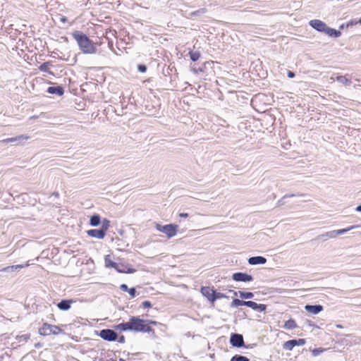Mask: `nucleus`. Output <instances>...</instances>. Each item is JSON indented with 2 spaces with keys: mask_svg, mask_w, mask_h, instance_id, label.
<instances>
[{
  "mask_svg": "<svg viewBox=\"0 0 361 361\" xmlns=\"http://www.w3.org/2000/svg\"><path fill=\"white\" fill-rule=\"evenodd\" d=\"M119 361H124V360H123L122 358H121V359L119 360Z\"/></svg>",
  "mask_w": 361,
  "mask_h": 361,
  "instance_id": "864d4df0",
  "label": "nucleus"
},
{
  "mask_svg": "<svg viewBox=\"0 0 361 361\" xmlns=\"http://www.w3.org/2000/svg\"><path fill=\"white\" fill-rule=\"evenodd\" d=\"M334 238L335 233H334V231L326 232V233L318 236V238Z\"/></svg>",
  "mask_w": 361,
  "mask_h": 361,
  "instance_id": "473e14b6",
  "label": "nucleus"
},
{
  "mask_svg": "<svg viewBox=\"0 0 361 361\" xmlns=\"http://www.w3.org/2000/svg\"><path fill=\"white\" fill-rule=\"evenodd\" d=\"M323 349L322 348H314L312 353V355L314 356H317L319 355L320 353L323 352Z\"/></svg>",
  "mask_w": 361,
  "mask_h": 361,
  "instance_id": "ea45409f",
  "label": "nucleus"
},
{
  "mask_svg": "<svg viewBox=\"0 0 361 361\" xmlns=\"http://www.w3.org/2000/svg\"><path fill=\"white\" fill-rule=\"evenodd\" d=\"M287 75L289 78H293L295 75V73L290 71H288Z\"/></svg>",
  "mask_w": 361,
  "mask_h": 361,
  "instance_id": "c03bdc74",
  "label": "nucleus"
},
{
  "mask_svg": "<svg viewBox=\"0 0 361 361\" xmlns=\"http://www.w3.org/2000/svg\"><path fill=\"white\" fill-rule=\"evenodd\" d=\"M297 327V324L295 321L293 319H290L285 322L283 328L287 330L294 329Z\"/></svg>",
  "mask_w": 361,
  "mask_h": 361,
  "instance_id": "393cba45",
  "label": "nucleus"
},
{
  "mask_svg": "<svg viewBox=\"0 0 361 361\" xmlns=\"http://www.w3.org/2000/svg\"><path fill=\"white\" fill-rule=\"evenodd\" d=\"M233 295L239 296L243 299H252L254 298V293L252 292H245V291H233Z\"/></svg>",
  "mask_w": 361,
  "mask_h": 361,
  "instance_id": "aec40b11",
  "label": "nucleus"
},
{
  "mask_svg": "<svg viewBox=\"0 0 361 361\" xmlns=\"http://www.w3.org/2000/svg\"><path fill=\"white\" fill-rule=\"evenodd\" d=\"M61 331V329L57 326L44 323L42 326L39 329V334L42 336L57 335Z\"/></svg>",
  "mask_w": 361,
  "mask_h": 361,
  "instance_id": "39448f33",
  "label": "nucleus"
},
{
  "mask_svg": "<svg viewBox=\"0 0 361 361\" xmlns=\"http://www.w3.org/2000/svg\"><path fill=\"white\" fill-rule=\"evenodd\" d=\"M140 306L142 307L143 308H150L152 307V305L150 301L145 300L142 302Z\"/></svg>",
  "mask_w": 361,
  "mask_h": 361,
  "instance_id": "e433bc0d",
  "label": "nucleus"
},
{
  "mask_svg": "<svg viewBox=\"0 0 361 361\" xmlns=\"http://www.w3.org/2000/svg\"><path fill=\"white\" fill-rule=\"evenodd\" d=\"M214 289L210 288L209 287H202L201 288V293L206 297L209 301L212 302V298L214 295Z\"/></svg>",
  "mask_w": 361,
  "mask_h": 361,
  "instance_id": "a211bd4d",
  "label": "nucleus"
},
{
  "mask_svg": "<svg viewBox=\"0 0 361 361\" xmlns=\"http://www.w3.org/2000/svg\"><path fill=\"white\" fill-rule=\"evenodd\" d=\"M189 54L192 61H197L200 57V54L198 51H190Z\"/></svg>",
  "mask_w": 361,
  "mask_h": 361,
  "instance_id": "72a5a7b5",
  "label": "nucleus"
},
{
  "mask_svg": "<svg viewBox=\"0 0 361 361\" xmlns=\"http://www.w3.org/2000/svg\"><path fill=\"white\" fill-rule=\"evenodd\" d=\"M27 266H28V264L8 266V267H6L0 269V272H7V273L13 272V271H19L20 269H21L25 267H27Z\"/></svg>",
  "mask_w": 361,
  "mask_h": 361,
  "instance_id": "2eb2a0df",
  "label": "nucleus"
},
{
  "mask_svg": "<svg viewBox=\"0 0 361 361\" xmlns=\"http://www.w3.org/2000/svg\"><path fill=\"white\" fill-rule=\"evenodd\" d=\"M207 12V9L204 8H200V9H198L197 11H195L193 12H191L189 13V17L190 18H193V17H201L202 16L204 13H206Z\"/></svg>",
  "mask_w": 361,
  "mask_h": 361,
  "instance_id": "a878e982",
  "label": "nucleus"
},
{
  "mask_svg": "<svg viewBox=\"0 0 361 361\" xmlns=\"http://www.w3.org/2000/svg\"><path fill=\"white\" fill-rule=\"evenodd\" d=\"M246 302H247V301H245V300L235 298L231 302L230 306L231 308H236L239 306H246Z\"/></svg>",
  "mask_w": 361,
  "mask_h": 361,
  "instance_id": "b1692460",
  "label": "nucleus"
},
{
  "mask_svg": "<svg viewBox=\"0 0 361 361\" xmlns=\"http://www.w3.org/2000/svg\"><path fill=\"white\" fill-rule=\"evenodd\" d=\"M336 80L344 85L345 86H350L352 83L350 79L348 78L345 75H339L336 77Z\"/></svg>",
  "mask_w": 361,
  "mask_h": 361,
  "instance_id": "5701e85b",
  "label": "nucleus"
},
{
  "mask_svg": "<svg viewBox=\"0 0 361 361\" xmlns=\"http://www.w3.org/2000/svg\"><path fill=\"white\" fill-rule=\"evenodd\" d=\"M296 196H302V195L299 194H290V195H285L282 198L278 200L277 202V206H281L284 204V200L287 197H296Z\"/></svg>",
  "mask_w": 361,
  "mask_h": 361,
  "instance_id": "cd10ccee",
  "label": "nucleus"
},
{
  "mask_svg": "<svg viewBox=\"0 0 361 361\" xmlns=\"http://www.w3.org/2000/svg\"><path fill=\"white\" fill-rule=\"evenodd\" d=\"M146 324H153V325H157L158 324L157 322H155V321H152V320H149V319H146Z\"/></svg>",
  "mask_w": 361,
  "mask_h": 361,
  "instance_id": "37998d69",
  "label": "nucleus"
},
{
  "mask_svg": "<svg viewBox=\"0 0 361 361\" xmlns=\"http://www.w3.org/2000/svg\"><path fill=\"white\" fill-rule=\"evenodd\" d=\"M137 70L139 72L144 73L147 71V66L145 64H139Z\"/></svg>",
  "mask_w": 361,
  "mask_h": 361,
  "instance_id": "c9c22d12",
  "label": "nucleus"
},
{
  "mask_svg": "<svg viewBox=\"0 0 361 361\" xmlns=\"http://www.w3.org/2000/svg\"><path fill=\"white\" fill-rule=\"evenodd\" d=\"M357 227H358V226H350L346 228L334 230V232L335 233V238L338 235L344 234V233H347L348 231H351L352 229H353L355 228H357Z\"/></svg>",
  "mask_w": 361,
  "mask_h": 361,
  "instance_id": "bb28decb",
  "label": "nucleus"
},
{
  "mask_svg": "<svg viewBox=\"0 0 361 361\" xmlns=\"http://www.w3.org/2000/svg\"><path fill=\"white\" fill-rule=\"evenodd\" d=\"M246 306L250 307L253 310L262 312L267 310V305L264 304H258L252 300H247L246 302Z\"/></svg>",
  "mask_w": 361,
  "mask_h": 361,
  "instance_id": "9b49d317",
  "label": "nucleus"
},
{
  "mask_svg": "<svg viewBox=\"0 0 361 361\" xmlns=\"http://www.w3.org/2000/svg\"><path fill=\"white\" fill-rule=\"evenodd\" d=\"M115 330H119L121 331H130V320L127 322H123L116 324L114 326Z\"/></svg>",
  "mask_w": 361,
  "mask_h": 361,
  "instance_id": "412c9836",
  "label": "nucleus"
},
{
  "mask_svg": "<svg viewBox=\"0 0 361 361\" xmlns=\"http://www.w3.org/2000/svg\"><path fill=\"white\" fill-rule=\"evenodd\" d=\"M47 92L51 94H56L59 96H61L64 93V89L62 86H50L47 88Z\"/></svg>",
  "mask_w": 361,
  "mask_h": 361,
  "instance_id": "dca6fc26",
  "label": "nucleus"
},
{
  "mask_svg": "<svg viewBox=\"0 0 361 361\" xmlns=\"http://www.w3.org/2000/svg\"><path fill=\"white\" fill-rule=\"evenodd\" d=\"M232 279L238 282H250L253 281V277L245 272H235L233 274Z\"/></svg>",
  "mask_w": 361,
  "mask_h": 361,
  "instance_id": "6e6552de",
  "label": "nucleus"
},
{
  "mask_svg": "<svg viewBox=\"0 0 361 361\" xmlns=\"http://www.w3.org/2000/svg\"><path fill=\"white\" fill-rule=\"evenodd\" d=\"M230 343L233 347H243L244 345L243 336L239 334H232L230 338Z\"/></svg>",
  "mask_w": 361,
  "mask_h": 361,
  "instance_id": "1a4fd4ad",
  "label": "nucleus"
},
{
  "mask_svg": "<svg viewBox=\"0 0 361 361\" xmlns=\"http://www.w3.org/2000/svg\"><path fill=\"white\" fill-rule=\"evenodd\" d=\"M355 210L358 212H361V204H359L356 208Z\"/></svg>",
  "mask_w": 361,
  "mask_h": 361,
  "instance_id": "de8ad7c7",
  "label": "nucleus"
},
{
  "mask_svg": "<svg viewBox=\"0 0 361 361\" xmlns=\"http://www.w3.org/2000/svg\"><path fill=\"white\" fill-rule=\"evenodd\" d=\"M105 265L106 267L114 268L118 272H125L124 269H120V265L109 259L108 257H105Z\"/></svg>",
  "mask_w": 361,
  "mask_h": 361,
  "instance_id": "6ab92c4d",
  "label": "nucleus"
},
{
  "mask_svg": "<svg viewBox=\"0 0 361 361\" xmlns=\"http://www.w3.org/2000/svg\"><path fill=\"white\" fill-rule=\"evenodd\" d=\"M50 65H51L50 62L42 63L39 66V71H41L42 72H48V69H49V67Z\"/></svg>",
  "mask_w": 361,
  "mask_h": 361,
  "instance_id": "f704fd0d",
  "label": "nucleus"
},
{
  "mask_svg": "<svg viewBox=\"0 0 361 361\" xmlns=\"http://www.w3.org/2000/svg\"><path fill=\"white\" fill-rule=\"evenodd\" d=\"M358 20H356V19H353V20H350V21H348L347 23V27H351V26H353V25H355L359 23V22H357Z\"/></svg>",
  "mask_w": 361,
  "mask_h": 361,
  "instance_id": "4c0bfd02",
  "label": "nucleus"
},
{
  "mask_svg": "<svg viewBox=\"0 0 361 361\" xmlns=\"http://www.w3.org/2000/svg\"><path fill=\"white\" fill-rule=\"evenodd\" d=\"M54 195H55V196H58V195H59V194H58V192H54Z\"/></svg>",
  "mask_w": 361,
  "mask_h": 361,
  "instance_id": "3c124183",
  "label": "nucleus"
},
{
  "mask_svg": "<svg viewBox=\"0 0 361 361\" xmlns=\"http://www.w3.org/2000/svg\"><path fill=\"white\" fill-rule=\"evenodd\" d=\"M61 20L62 22H65V21L66 20V17H61Z\"/></svg>",
  "mask_w": 361,
  "mask_h": 361,
  "instance_id": "09e8293b",
  "label": "nucleus"
},
{
  "mask_svg": "<svg viewBox=\"0 0 361 361\" xmlns=\"http://www.w3.org/2000/svg\"><path fill=\"white\" fill-rule=\"evenodd\" d=\"M227 296L221 293H217L215 290H214V295L212 298V302H214L217 299L225 298Z\"/></svg>",
  "mask_w": 361,
  "mask_h": 361,
  "instance_id": "c85d7f7f",
  "label": "nucleus"
},
{
  "mask_svg": "<svg viewBox=\"0 0 361 361\" xmlns=\"http://www.w3.org/2000/svg\"><path fill=\"white\" fill-rule=\"evenodd\" d=\"M305 310L310 314H317L323 310V306L321 305H306Z\"/></svg>",
  "mask_w": 361,
  "mask_h": 361,
  "instance_id": "ddd939ff",
  "label": "nucleus"
},
{
  "mask_svg": "<svg viewBox=\"0 0 361 361\" xmlns=\"http://www.w3.org/2000/svg\"><path fill=\"white\" fill-rule=\"evenodd\" d=\"M130 331L142 333H154V329L146 324L145 319L138 317L132 316L130 317Z\"/></svg>",
  "mask_w": 361,
  "mask_h": 361,
  "instance_id": "7ed1b4c3",
  "label": "nucleus"
},
{
  "mask_svg": "<svg viewBox=\"0 0 361 361\" xmlns=\"http://www.w3.org/2000/svg\"><path fill=\"white\" fill-rule=\"evenodd\" d=\"M30 335L28 334H23V335H21V336H16V340L19 343H21V342L26 343L30 339Z\"/></svg>",
  "mask_w": 361,
  "mask_h": 361,
  "instance_id": "7c9ffc66",
  "label": "nucleus"
},
{
  "mask_svg": "<svg viewBox=\"0 0 361 361\" xmlns=\"http://www.w3.org/2000/svg\"><path fill=\"white\" fill-rule=\"evenodd\" d=\"M120 289L123 291H125V292H128L129 288L128 287V286L125 283H123L120 286Z\"/></svg>",
  "mask_w": 361,
  "mask_h": 361,
  "instance_id": "a19ab883",
  "label": "nucleus"
},
{
  "mask_svg": "<svg viewBox=\"0 0 361 361\" xmlns=\"http://www.w3.org/2000/svg\"><path fill=\"white\" fill-rule=\"evenodd\" d=\"M134 272H135V269H128L127 271L125 270L124 273L132 274V273H134Z\"/></svg>",
  "mask_w": 361,
  "mask_h": 361,
  "instance_id": "49530a36",
  "label": "nucleus"
},
{
  "mask_svg": "<svg viewBox=\"0 0 361 361\" xmlns=\"http://www.w3.org/2000/svg\"><path fill=\"white\" fill-rule=\"evenodd\" d=\"M28 139H29V136L20 135H18L16 137L4 139V140H1V142L5 143V144L12 143L14 145H17Z\"/></svg>",
  "mask_w": 361,
  "mask_h": 361,
  "instance_id": "9d476101",
  "label": "nucleus"
},
{
  "mask_svg": "<svg viewBox=\"0 0 361 361\" xmlns=\"http://www.w3.org/2000/svg\"><path fill=\"white\" fill-rule=\"evenodd\" d=\"M155 228L157 231L165 233L169 238H171L176 235L178 226L173 224H166L164 226L157 224Z\"/></svg>",
  "mask_w": 361,
  "mask_h": 361,
  "instance_id": "20e7f679",
  "label": "nucleus"
},
{
  "mask_svg": "<svg viewBox=\"0 0 361 361\" xmlns=\"http://www.w3.org/2000/svg\"><path fill=\"white\" fill-rule=\"evenodd\" d=\"M73 302V300H67V299H65V300H61L58 304H57V307L60 310H63V311H67L71 307V304Z\"/></svg>",
  "mask_w": 361,
  "mask_h": 361,
  "instance_id": "f3484780",
  "label": "nucleus"
},
{
  "mask_svg": "<svg viewBox=\"0 0 361 361\" xmlns=\"http://www.w3.org/2000/svg\"><path fill=\"white\" fill-rule=\"evenodd\" d=\"M118 341L121 343H124L126 342L125 336L121 335V336H118Z\"/></svg>",
  "mask_w": 361,
  "mask_h": 361,
  "instance_id": "79ce46f5",
  "label": "nucleus"
},
{
  "mask_svg": "<svg viewBox=\"0 0 361 361\" xmlns=\"http://www.w3.org/2000/svg\"><path fill=\"white\" fill-rule=\"evenodd\" d=\"M230 361H250V360L245 356L235 355L232 357Z\"/></svg>",
  "mask_w": 361,
  "mask_h": 361,
  "instance_id": "2f4dec72",
  "label": "nucleus"
},
{
  "mask_svg": "<svg viewBox=\"0 0 361 361\" xmlns=\"http://www.w3.org/2000/svg\"><path fill=\"white\" fill-rule=\"evenodd\" d=\"M101 224V217L99 214H94L91 216L90 219V224L92 226H97Z\"/></svg>",
  "mask_w": 361,
  "mask_h": 361,
  "instance_id": "4be33fe9",
  "label": "nucleus"
},
{
  "mask_svg": "<svg viewBox=\"0 0 361 361\" xmlns=\"http://www.w3.org/2000/svg\"><path fill=\"white\" fill-rule=\"evenodd\" d=\"M267 259L262 256L251 257L248 259V263L251 265L264 264Z\"/></svg>",
  "mask_w": 361,
  "mask_h": 361,
  "instance_id": "4468645a",
  "label": "nucleus"
},
{
  "mask_svg": "<svg viewBox=\"0 0 361 361\" xmlns=\"http://www.w3.org/2000/svg\"><path fill=\"white\" fill-rule=\"evenodd\" d=\"M35 345V348H39L41 346L40 343H36Z\"/></svg>",
  "mask_w": 361,
  "mask_h": 361,
  "instance_id": "8fccbe9b",
  "label": "nucleus"
},
{
  "mask_svg": "<svg viewBox=\"0 0 361 361\" xmlns=\"http://www.w3.org/2000/svg\"><path fill=\"white\" fill-rule=\"evenodd\" d=\"M98 335L102 339L110 342L116 341L118 339V334L113 329H102L99 331Z\"/></svg>",
  "mask_w": 361,
  "mask_h": 361,
  "instance_id": "423d86ee",
  "label": "nucleus"
},
{
  "mask_svg": "<svg viewBox=\"0 0 361 361\" xmlns=\"http://www.w3.org/2000/svg\"><path fill=\"white\" fill-rule=\"evenodd\" d=\"M73 39L77 42V44L80 51L85 54H95L97 48L93 42L85 35L80 31H75L72 33Z\"/></svg>",
  "mask_w": 361,
  "mask_h": 361,
  "instance_id": "f257e3e1",
  "label": "nucleus"
},
{
  "mask_svg": "<svg viewBox=\"0 0 361 361\" xmlns=\"http://www.w3.org/2000/svg\"><path fill=\"white\" fill-rule=\"evenodd\" d=\"M101 224L102 226L100 228L103 230L104 233H106V231L110 226V221H109L106 219H104L103 221H101Z\"/></svg>",
  "mask_w": 361,
  "mask_h": 361,
  "instance_id": "c756f323",
  "label": "nucleus"
},
{
  "mask_svg": "<svg viewBox=\"0 0 361 361\" xmlns=\"http://www.w3.org/2000/svg\"><path fill=\"white\" fill-rule=\"evenodd\" d=\"M129 295H130L131 298H135V295H136V290L135 288H130L128 289V290Z\"/></svg>",
  "mask_w": 361,
  "mask_h": 361,
  "instance_id": "58836bf2",
  "label": "nucleus"
},
{
  "mask_svg": "<svg viewBox=\"0 0 361 361\" xmlns=\"http://www.w3.org/2000/svg\"><path fill=\"white\" fill-rule=\"evenodd\" d=\"M305 343L306 341L304 338L292 339L286 341L283 345V348L285 350H292L295 346L303 345Z\"/></svg>",
  "mask_w": 361,
  "mask_h": 361,
  "instance_id": "0eeeda50",
  "label": "nucleus"
},
{
  "mask_svg": "<svg viewBox=\"0 0 361 361\" xmlns=\"http://www.w3.org/2000/svg\"><path fill=\"white\" fill-rule=\"evenodd\" d=\"M178 216L181 218H187L189 216V214L188 213H180Z\"/></svg>",
  "mask_w": 361,
  "mask_h": 361,
  "instance_id": "a18cd8bd",
  "label": "nucleus"
},
{
  "mask_svg": "<svg viewBox=\"0 0 361 361\" xmlns=\"http://www.w3.org/2000/svg\"><path fill=\"white\" fill-rule=\"evenodd\" d=\"M87 234L92 238H97V239H103L106 233L104 232L103 230L101 228L99 229H90L87 231Z\"/></svg>",
  "mask_w": 361,
  "mask_h": 361,
  "instance_id": "f8f14e48",
  "label": "nucleus"
},
{
  "mask_svg": "<svg viewBox=\"0 0 361 361\" xmlns=\"http://www.w3.org/2000/svg\"><path fill=\"white\" fill-rule=\"evenodd\" d=\"M360 24H361V18L358 20V21Z\"/></svg>",
  "mask_w": 361,
  "mask_h": 361,
  "instance_id": "603ef678",
  "label": "nucleus"
},
{
  "mask_svg": "<svg viewBox=\"0 0 361 361\" xmlns=\"http://www.w3.org/2000/svg\"><path fill=\"white\" fill-rule=\"evenodd\" d=\"M309 25L317 31L324 32L331 37L337 38L341 35L340 30L328 27L326 23L320 20H312L309 22Z\"/></svg>",
  "mask_w": 361,
  "mask_h": 361,
  "instance_id": "f03ea898",
  "label": "nucleus"
}]
</instances>
